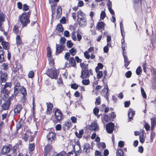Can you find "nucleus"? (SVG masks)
<instances>
[{"label":"nucleus","instance_id":"obj_1","mask_svg":"<svg viewBox=\"0 0 156 156\" xmlns=\"http://www.w3.org/2000/svg\"><path fill=\"white\" fill-rule=\"evenodd\" d=\"M30 15L29 12H24L21 16H19V20L23 27L26 26L30 23L29 17Z\"/></svg>","mask_w":156,"mask_h":156},{"label":"nucleus","instance_id":"obj_2","mask_svg":"<svg viewBox=\"0 0 156 156\" xmlns=\"http://www.w3.org/2000/svg\"><path fill=\"white\" fill-rule=\"evenodd\" d=\"M47 75L51 79H56L58 77V73L55 68L53 67L47 69L46 73Z\"/></svg>","mask_w":156,"mask_h":156},{"label":"nucleus","instance_id":"obj_3","mask_svg":"<svg viewBox=\"0 0 156 156\" xmlns=\"http://www.w3.org/2000/svg\"><path fill=\"white\" fill-rule=\"evenodd\" d=\"M91 75H93V71L91 69H82L80 77L83 79L87 78Z\"/></svg>","mask_w":156,"mask_h":156},{"label":"nucleus","instance_id":"obj_4","mask_svg":"<svg viewBox=\"0 0 156 156\" xmlns=\"http://www.w3.org/2000/svg\"><path fill=\"white\" fill-rule=\"evenodd\" d=\"M11 97H9L8 99L5 101L1 105V107L3 110H7L9 109L11 104Z\"/></svg>","mask_w":156,"mask_h":156},{"label":"nucleus","instance_id":"obj_5","mask_svg":"<svg viewBox=\"0 0 156 156\" xmlns=\"http://www.w3.org/2000/svg\"><path fill=\"white\" fill-rule=\"evenodd\" d=\"M114 124L112 122H109L106 125V130L108 133H112L114 129Z\"/></svg>","mask_w":156,"mask_h":156},{"label":"nucleus","instance_id":"obj_6","mask_svg":"<svg viewBox=\"0 0 156 156\" xmlns=\"http://www.w3.org/2000/svg\"><path fill=\"white\" fill-rule=\"evenodd\" d=\"M55 115L56 121H60L62 119V115L61 111L58 108L55 111Z\"/></svg>","mask_w":156,"mask_h":156},{"label":"nucleus","instance_id":"obj_7","mask_svg":"<svg viewBox=\"0 0 156 156\" xmlns=\"http://www.w3.org/2000/svg\"><path fill=\"white\" fill-rule=\"evenodd\" d=\"M80 19V20H77L80 27H85L86 26L87 23V17Z\"/></svg>","mask_w":156,"mask_h":156},{"label":"nucleus","instance_id":"obj_8","mask_svg":"<svg viewBox=\"0 0 156 156\" xmlns=\"http://www.w3.org/2000/svg\"><path fill=\"white\" fill-rule=\"evenodd\" d=\"M52 149V146L51 145L48 144L46 145L44 147V156H47L48 154H49Z\"/></svg>","mask_w":156,"mask_h":156},{"label":"nucleus","instance_id":"obj_9","mask_svg":"<svg viewBox=\"0 0 156 156\" xmlns=\"http://www.w3.org/2000/svg\"><path fill=\"white\" fill-rule=\"evenodd\" d=\"M56 134L53 132H49L47 135V137L49 142H52L55 138Z\"/></svg>","mask_w":156,"mask_h":156},{"label":"nucleus","instance_id":"obj_10","mask_svg":"<svg viewBox=\"0 0 156 156\" xmlns=\"http://www.w3.org/2000/svg\"><path fill=\"white\" fill-rule=\"evenodd\" d=\"M20 93L22 94L23 96L22 98V100L25 101L26 99V96L27 95V93L25 88L21 86V88L20 89Z\"/></svg>","mask_w":156,"mask_h":156},{"label":"nucleus","instance_id":"obj_11","mask_svg":"<svg viewBox=\"0 0 156 156\" xmlns=\"http://www.w3.org/2000/svg\"><path fill=\"white\" fill-rule=\"evenodd\" d=\"M11 149V146H4L1 151L2 154L5 155L7 153L9 152Z\"/></svg>","mask_w":156,"mask_h":156},{"label":"nucleus","instance_id":"obj_12","mask_svg":"<svg viewBox=\"0 0 156 156\" xmlns=\"http://www.w3.org/2000/svg\"><path fill=\"white\" fill-rule=\"evenodd\" d=\"M64 45L60 44V45L56 44V50L55 54L58 55L61 53L64 49Z\"/></svg>","mask_w":156,"mask_h":156},{"label":"nucleus","instance_id":"obj_13","mask_svg":"<svg viewBox=\"0 0 156 156\" xmlns=\"http://www.w3.org/2000/svg\"><path fill=\"white\" fill-rule=\"evenodd\" d=\"M135 115V112L133 111L131 108L129 109L128 111V116L129 117L128 121L129 122L131 121L133 119L134 115Z\"/></svg>","mask_w":156,"mask_h":156},{"label":"nucleus","instance_id":"obj_14","mask_svg":"<svg viewBox=\"0 0 156 156\" xmlns=\"http://www.w3.org/2000/svg\"><path fill=\"white\" fill-rule=\"evenodd\" d=\"M69 63L68 64L69 67H73L76 68V62L75 60L73 57H71L69 59Z\"/></svg>","mask_w":156,"mask_h":156},{"label":"nucleus","instance_id":"obj_15","mask_svg":"<svg viewBox=\"0 0 156 156\" xmlns=\"http://www.w3.org/2000/svg\"><path fill=\"white\" fill-rule=\"evenodd\" d=\"M9 93V90L6 89L5 87H3L1 91V96H3V98L4 99V97L5 98H6V97L8 96V94Z\"/></svg>","mask_w":156,"mask_h":156},{"label":"nucleus","instance_id":"obj_16","mask_svg":"<svg viewBox=\"0 0 156 156\" xmlns=\"http://www.w3.org/2000/svg\"><path fill=\"white\" fill-rule=\"evenodd\" d=\"M108 90L109 89L107 85H106V86H105L104 89H103V94L104 96V97L107 100H108Z\"/></svg>","mask_w":156,"mask_h":156},{"label":"nucleus","instance_id":"obj_17","mask_svg":"<svg viewBox=\"0 0 156 156\" xmlns=\"http://www.w3.org/2000/svg\"><path fill=\"white\" fill-rule=\"evenodd\" d=\"M22 109V107L21 105L19 104L16 105V108L14 109L15 115H17L20 114Z\"/></svg>","mask_w":156,"mask_h":156},{"label":"nucleus","instance_id":"obj_18","mask_svg":"<svg viewBox=\"0 0 156 156\" xmlns=\"http://www.w3.org/2000/svg\"><path fill=\"white\" fill-rule=\"evenodd\" d=\"M77 20H80V18L83 19V18H86V16L85 14L84 13L82 10H80L77 12Z\"/></svg>","mask_w":156,"mask_h":156},{"label":"nucleus","instance_id":"obj_19","mask_svg":"<svg viewBox=\"0 0 156 156\" xmlns=\"http://www.w3.org/2000/svg\"><path fill=\"white\" fill-rule=\"evenodd\" d=\"M0 42L1 43V44L4 49H8V47L9 45V43L4 41V39L2 37H0Z\"/></svg>","mask_w":156,"mask_h":156},{"label":"nucleus","instance_id":"obj_20","mask_svg":"<svg viewBox=\"0 0 156 156\" xmlns=\"http://www.w3.org/2000/svg\"><path fill=\"white\" fill-rule=\"evenodd\" d=\"M7 74L6 73H2L1 76L0 82L1 83L2 82H5L7 79Z\"/></svg>","mask_w":156,"mask_h":156},{"label":"nucleus","instance_id":"obj_21","mask_svg":"<svg viewBox=\"0 0 156 156\" xmlns=\"http://www.w3.org/2000/svg\"><path fill=\"white\" fill-rule=\"evenodd\" d=\"M98 129L97 125L96 123H93L90 126L89 129L91 131H96Z\"/></svg>","mask_w":156,"mask_h":156},{"label":"nucleus","instance_id":"obj_22","mask_svg":"<svg viewBox=\"0 0 156 156\" xmlns=\"http://www.w3.org/2000/svg\"><path fill=\"white\" fill-rule=\"evenodd\" d=\"M83 151L87 153L90 151V145L87 143H85L83 146Z\"/></svg>","mask_w":156,"mask_h":156},{"label":"nucleus","instance_id":"obj_23","mask_svg":"<svg viewBox=\"0 0 156 156\" xmlns=\"http://www.w3.org/2000/svg\"><path fill=\"white\" fill-rule=\"evenodd\" d=\"M123 55L124 59V66L126 68H127L129 63V62L128 61V59L127 56L125 54L123 53Z\"/></svg>","mask_w":156,"mask_h":156},{"label":"nucleus","instance_id":"obj_24","mask_svg":"<svg viewBox=\"0 0 156 156\" xmlns=\"http://www.w3.org/2000/svg\"><path fill=\"white\" fill-rule=\"evenodd\" d=\"M105 27V23L103 22H99L97 23L96 28L99 29H102L104 28Z\"/></svg>","mask_w":156,"mask_h":156},{"label":"nucleus","instance_id":"obj_25","mask_svg":"<svg viewBox=\"0 0 156 156\" xmlns=\"http://www.w3.org/2000/svg\"><path fill=\"white\" fill-rule=\"evenodd\" d=\"M62 9L60 6H58L56 11L57 17L58 18L60 17V16L62 14Z\"/></svg>","mask_w":156,"mask_h":156},{"label":"nucleus","instance_id":"obj_26","mask_svg":"<svg viewBox=\"0 0 156 156\" xmlns=\"http://www.w3.org/2000/svg\"><path fill=\"white\" fill-rule=\"evenodd\" d=\"M109 117L107 115H104V117L101 119V121L103 123L105 124L109 121Z\"/></svg>","mask_w":156,"mask_h":156},{"label":"nucleus","instance_id":"obj_27","mask_svg":"<svg viewBox=\"0 0 156 156\" xmlns=\"http://www.w3.org/2000/svg\"><path fill=\"white\" fill-rule=\"evenodd\" d=\"M19 89L16 88H14V93L12 95V97H15L19 92Z\"/></svg>","mask_w":156,"mask_h":156},{"label":"nucleus","instance_id":"obj_28","mask_svg":"<svg viewBox=\"0 0 156 156\" xmlns=\"http://www.w3.org/2000/svg\"><path fill=\"white\" fill-rule=\"evenodd\" d=\"M16 43L18 46L20 45L22 43V40L21 39L19 35H17L16 37Z\"/></svg>","mask_w":156,"mask_h":156},{"label":"nucleus","instance_id":"obj_29","mask_svg":"<svg viewBox=\"0 0 156 156\" xmlns=\"http://www.w3.org/2000/svg\"><path fill=\"white\" fill-rule=\"evenodd\" d=\"M4 60V56L3 52L2 50H0V62H3Z\"/></svg>","mask_w":156,"mask_h":156},{"label":"nucleus","instance_id":"obj_30","mask_svg":"<svg viewBox=\"0 0 156 156\" xmlns=\"http://www.w3.org/2000/svg\"><path fill=\"white\" fill-rule=\"evenodd\" d=\"M56 30L57 31L62 32L63 30V28L62 25L59 23L57 26Z\"/></svg>","mask_w":156,"mask_h":156},{"label":"nucleus","instance_id":"obj_31","mask_svg":"<svg viewBox=\"0 0 156 156\" xmlns=\"http://www.w3.org/2000/svg\"><path fill=\"white\" fill-rule=\"evenodd\" d=\"M69 52L71 55H72L73 56H74L75 54H76L77 52V51L76 49L73 48H72L71 49L69 50Z\"/></svg>","mask_w":156,"mask_h":156},{"label":"nucleus","instance_id":"obj_32","mask_svg":"<svg viewBox=\"0 0 156 156\" xmlns=\"http://www.w3.org/2000/svg\"><path fill=\"white\" fill-rule=\"evenodd\" d=\"M64 125L67 127L70 128L72 126V125L69 120H68L64 122Z\"/></svg>","mask_w":156,"mask_h":156},{"label":"nucleus","instance_id":"obj_33","mask_svg":"<svg viewBox=\"0 0 156 156\" xmlns=\"http://www.w3.org/2000/svg\"><path fill=\"white\" fill-rule=\"evenodd\" d=\"M80 66L82 68V69H88V65L84 63H81L80 64Z\"/></svg>","mask_w":156,"mask_h":156},{"label":"nucleus","instance_id":"obj_34","mask_svg":"<svg viewBox=\"0 0 156 156\" xmlns=\"http://www.w3.org/2000/svg\"><path fill=\"white\" fill-rule=\"evenodd\" d=\"M47 110L48 111H51L52 110V108L53 107V104L49 102L48 104L47 103Z\"/></svg>","mask_w":156,"mask_h":156},{"label":"nucleus","instance_id":"obj_35","mask_svg":"<svg viewBox=\"0 0 156 156\" xmlns=\"http://www.w3.org/2000/svg\"><path fill=\"white\" fill-rule=\"evenodd\" d=\"M35 148V144L34 143L30 144L29 146V149L30 151H33Z\"/></svg>","mask_w":156,"mask_h":156},{"label":"nucleus","instance_id":"obj_36","mask_svg":"<svg viewBox=\"0 0 156 156\" xmlns=\"http://www.w3.org/2000/svg\"><path fill=\"white\" fill-rule=\"evenodd\" d=\"M151 126H155L156 125V118L155 117L151 119Z\"/></svg>","mask_w":156,"mask_h":156},{"label":"nucleus","instance_id":"obj_37","mask_svg":"<svg viewBox=\"0 0 156 156\" xmlns=\"http://www.w3.org/2000/svg\"><path fill=\"white\" fill-rule=\"evenodd\" d=\"M117 156H123V153L122 149H120L118 150L116 153Z\"/></svg>","mask_w":156,"mask_h":156},{"label":"nucleus","instance_id":"obj_38","mask_svg":"<svg viewBox=\"0 0 156 156\" xmlns=\"http://www.w3.org/2000/svg\"><path fill=\"white\" fill-rule=\"evenodd\" d=\"M142 72V70L140 66H139L136 70V73L137 75H139Z\"/></svg>","mask_w":156,"mask_h":156},{"label":"nucleus","instance_id":"obj_39","mask_svg":"<svg viewBox=\"0 0 156 156\" xmlns=\"http://www.w3.org/2000/svg\"><path fill=\"white\" fill-rule=\"evenodd\" d=\"M82 84L85 85H89L90 83V81L89 80H84L83 79L82 81Z\"/></svg>","mask_w":156,"mask_h":156},{"label":"nucleus","instance_id":"obj_40","mask_svg":"<svg viewBox=\"0 0 156 156\" xmlns=\"http://www.w3.org/2000/svg\"><path fill=\"white\" fill-rule=\"evenodd\" d=\"M47 57L48 58H51V51L50 48L48 47L47 48Z\"/></svg>","mask_w":156,"mask_h":156},{"label":"nucleus","instance_id":"obj_41","mask_svg":"<svg viewBox=\"0 0 156 156\" xmlns=\"http://www.w3.org/2000/svg\"><path fill=\"white\" fill-rule=\"evenodd\" d=\"M29 6L26 4H24L23 5V8L22 9L24 11H26L28 10L29 9Z\"/></svg>","mask_w":156,"mask_h":156},{"label":"nucleus","instance_id":"obj_42","mask_svg":"<svg viewBox=\"0 0 156 156\" xmlns=\"http://www.w3.org/2000/svg\"><path fill=\"white\" fill-rule=\"evenodd\" d=\"M66 152L63 151L57 154L56 156H66Z\"/></svg>","mask_w":156,"mask_h":156},{"label":"nucleus","instance_id":"obj_43","mask_svg":"<svg viewBox=\"0 0 156 156\" xmlns=\"http://www.w3.org/2000/svg\"><path fill=\"white\" fill-rule=\"evenodd\" d=\"M77 154L74 151H73L69 152L67 154V156H77Z\"/></svg>","mask_w":156,"mask_h":156},{"label":"nucleus","instance_id":"obj_44","mask_svg":"<svg viewBox=\"0 0 156 156\" xmlns=\"http://www.w3.org/2000/svg\"><path fill=\"white\" fill-rule=\"evenodd\" d=\"M106 14L105 11H102L101 12L100 15V18L102 20H103L106 16Z\"/></svg>","mask_w":156,"mask_h":156},{"label":"nucleus","instance_id":"obj_45","mask_svg":"<svg viewBox=\"0 0 156 156\" xmlns=\"http://www.w3.org/2000/svg\"><path fill=\"white\" fill-rule=\"evenodd\" d=\"M28 137L29 135L27 133H25L24 134L23 139L25 141L27 142L28 140Z\"/></svg>","mask_w":156,"mask_h":156},{"label":"nucleus","instance_id":"obj_46","mask_svg":"<svg viewBox=\"0 0 156 156\" xmlns=\"http://www.w3.org/2000/svg\"><path fill=\"white\" fill-rule=\"evenodd\" d=\"M28 77L29 78H32L34 77V73L33 71H30L28 74Z\"/></svg>","mask_w":156,"mask_h":156},{"label":"nucleus","instance_id":"obj_47","mask_svg":"<svg viewBox=\"0 0 156 156\" xmlns=\"http://www.w3.org/2000/svg\"><path fill=\"white\" fill-rule=\"evenodd\" d=\"M141 93L143 98H146L147 97V95L146 94V93H145L144 91V89L143 88H141Z\"/></svg>","mask_w":156,"mask_h":156},{"label":"nucleus","instance_id":"obj_48","mask_svg":"<svg viewBox=\"0 0 156 156\" xmlns=\"http://www.w3.org/2000/svg\"><path fill=\"white\" fill-rule=\"evenodd\" d=\"M152 87L153 90L156 89V78H154V81L152 83Z\"/></svg>","mask_w":156,"mask_h":156},{"label":"nucleus","instance_id":"obj_49","mask_svg":"<svg viewBox=\"0 0 156 156\" xmlns=\"http://www.w3.org/2000/svg\"><path fill=\"white\" fill-rule=\"evenodd\" d=\"M99 111V109L97 107H95L93 110L94 114L95 115H97L98 114Z\"/></svg>","mask_w":156,"mask_h":156},{"label":"nucleus","instance_id":"obj_50","mask_svg":"<svg viewBox=\"0 0 156 156\" xmlns=\"http://www.w3.org/2000/svg\"><path fill=\"white\" fill-rule=\"evenodd\" d=\"M70 119L73 123H75L77 122V119L75 116H73L71 117L70 118Z\"/></svg>","mask_w":156,"mask_h":156},{"label":"nucleus","instance_id":"obj_51","mask_svg":"<svg viewBox=\"0 0 156 156\" xmlns=\"http://www.w3.org/2000/svg\"><path fill=\"white\" fill-rule=\"evenodd\" d=\"M71 37L72 39L74 41L76 40V35H75V32L74 31H73L72 33Z\"/></svg>","mask_w":156,"mask_h":156},{"label":"nucleus","instance_id":"obj_52","mask_svg":"<svg viewBox=\"0 0 156 156\" xmlns=\"http://www.w3.org/2000/svg\"><path fill=\"white\" fill-rule=\"evenodd\" d=\"M155 133L154 132H152L151 134V142L153 141V139L155 137Z\"/></svg>","mask_w":156,"mask_h":156},{"label":"nucleus","instance_id":"obj_53","mask_svg":"<svg viewBox=\"0 0 156 156\" xmlns=\"http://www.w3.org/2000/svg\"><path fill=\"white\" fill-rule=\"evenodd\" d=\"M66 39L64 37H62L60 40V42L62 43V44H65L66 41Z\"/></svg>","mask_w":156,"mask_h":156},{"label":"nucleus","instance_id":"obj_54","mask_svg":"<svg viewBox=\"0 0 156 156\" xmlns=\"http://www.w3.org/2000/svg\"><path fill=\"white\" fill-rule=\"evenodd\" d=\"M5 20V17L3 14L0 15V22L3 23Z\"/></svg>","mask_w":156,"mask_h":156},{"label":"nucleus","instance_id":"obj_55","mask_svg":"<svg viewBox=\"0 0 156 156\" xmlns=\"http://www.w3.org/2000/svg\"><path fill=\"white\" fill-rule=\"evenodd\" d=\"M131 72L130 71H128L125 73L126 76L128 78L130 77L131 76Z\"/></svg>","mask_w":156,"mask_h":156},{"label":"nucleus","instance_id":"obj_56","mask_svg":"<svg viewBox=\"0 0 156 156\" xmlns=\"http://www.w3.org/2000/svg\"><path fill=\"white\" fill-rule=\"evenodd\" d=\"M67 46L68 48H71L73 45V44L70 41H68L67 42Z\"/></svg>","mask_w":156,"mask_h":156},{"label":"nucleus","instance_id":"obj_57","mask_svg":"<svg viewBox=\"0 0 156 156\" xmlns=\"http://www.w3.org/2000/svg\"><path fill=\"white\" fill-rule=\"evenodd\" d=\"M107 5L108 7V9L112 8V2L110 0H108V1L107 3Z\"/></svg>","mask_w":156,"mask_h":156},{"label":"nucleus","instance_id":"obj_58","mask_svg":"<svg viewBox=\"0 0 156 156\" xmlns=\"http://www.w3.org/2000/svg\"><path fill=\"white\" fill-rule=\"evenodd\" d=\"M126 46V44H122V48L123 51V53H125L126 50L125 49V48Z\"/></svg>","mask_w":156,"mask_h":156},{"label":"nucleus","instance_id":"obj_59","mask_svg":"<svg viewBox=\"0 0 156 156\" xmlns=\"http://www.w3.org/2000/svg\"><path fill=\"white\" fill-rule=\"evenodd\" d=\"M78 85L76 83H73L71 85V88L75 90L76 89L78 88Z\"/></svg>","mask_w":156,"mask_h":156},{"label":"nucleus","instance_id":"obj_60","mask_svg":"<svg viewBox=\"0 0 156 156\" xmlns=\"http://www.w3.org/2000/svg\"><path fill=\"white\" fill-rule=\"evenodd\" d=\"M84 55L86 58L87 59H89L90 57V55L87 51H86L84 52Z\"/></svg>","mask_w":156,"mask_h":156},{"label":"nucleus","instance_id":"obj_61","mask_svg":"<svg viewBox=\"0 0 156 156\" xmlns=\"http://www.w3.org/2000/svg\"><path fill=\"white\" fill-rule=\"evenodd\" d=\"M17 7L18 8L20 9H22V4L20 2H18L17 4Z\"/></svg>","mask_w":156,"mask_h":156},{"label":"nucleus","instance_id":"obj_62","mask_svg":"<svg viewBox=\"0 0 156 156\" xmlns=\"http://www.w3.org/2000/svg\"><path fill=\"white\" fill-rule=\"evenodd\" d=\"M97 77L98 79H100L102 76V73L101 71H100L98 73H97Z\"/></svg>","mask_w":156,"mask_h":156},{"label":"nucleus","instance_id":"obj_63","mask_svg":"<svg viewBox=\"0 0 156 156\" xmlns=\"http://www.w3.org/2000/svg\"><path fill=\"white\" fill-rule=\"evenodd\" d=\"M101 99L100 97H98L96 99L95 101V104L96 105H99L101 103Z\"/></svg>","mask_w":156,"mask_h":156},{"label":"nucleus","instance_id":"obj_64","mask_svg":"<svg viewBox=\"0 0 156 156\" xmlns=\"http://www.w3.org/2000/svg\"><path fill=\"white\" fill-rule=\"evenodd\" d=\"M84 131L83 129H81L79 132V138H80L82 137V135L83 134Z\"/></svg>","mask_w":156,"mask_h":156}]
</instances>
